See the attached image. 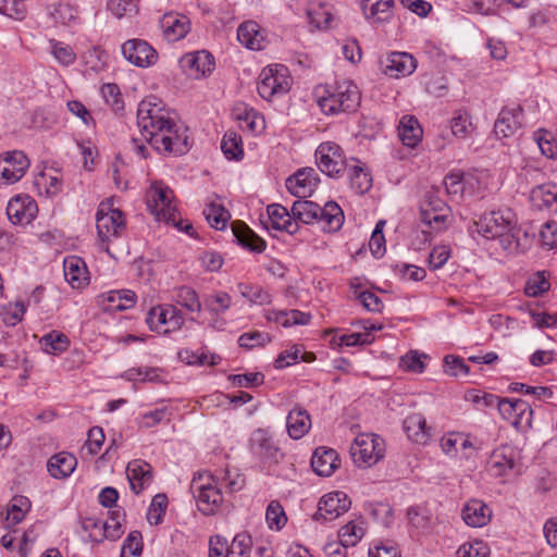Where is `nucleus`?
Listing matches in <instances>:
<instances>
[{"mask_svg":"<svg viewBox=\"0 0 557 557\" xmlns=\"http://www.w3.org/2000/svg\"><path fill=\"white\" fill-rule=\"evenodd\" d=\"M461 517L469 527L481 528L490 522L492 510L482 500L471 499L465 505Z\"/></svg>","mask_w":557,"mask_h":557,"instance_id":"obj_27","label":"nucleus"},{"mask_svg":"<svg viewBox=\"0 0 557 557\" xmlns=\"http://www.w3.org/2000/svg\"><path fill=\"white\" fill-rule=\"evenodd\" d=\"M232 232L238 244L250 251L260 253L267 247L265 242L242 221L232 223Z\"/></svg>","mask_w":557,"mask_h":557,"instance_id":"obj_29","label":"nucleus"},{"mask_svg":"<svg viewBox=\"0 0 557 557\" xmlns=\"http://www.w3.org/2000/svg\"><path fill=\"white\" fill-rule=\"evenodd\" d=\"M96 222L99 247L109 252L111 238L120 237L125 230L124 214L120 209L112 208L111 202H101L96 214Z\"/></svg>","mask_w":557,"mask_h":557,"instance_id":"obj_6","label":"nucleus"},{"mask_svg":"<svg viewBox=\"0 0 557 557\" xmlns=\"http://www.w3.org/2000/svg\"><path fill=\"white\" fill-rule=\"evenodd\" d=\"M125 512L123 509L117 508L109 511V518L102 524L103 532L99 536L91 533V540L95 542H102L104 539L115 541L123 534L122 521H124Z\"/></svg>","mask_w":557,"mask_h":557,"instance_id":"obj_33","label":"nucleus"},{"mask_svg":"<svg viewBox=\"0 0 557 557\" xmlns=\"http://www.w3.org/2000/svg\"><path fill=\"white\" fill-rule=\"evenodd\" d=\"M270 227L285 231L288 234H296L299 230L297 221L293 220V214L280 203H272L267 207Z\"/></svg>","mask_w":557,"mask_h":557,"instance_id":"obj_26","label":"nucleus"},{"mask_svg":"<svg viewBox=\"0 0 557 557\" xmlns=\"http://www.w3.org/2000/svg\"><path fill=\"white\" fill-rule=\"evenodd\" d=\"M168 506V498L164 494H157L151 502L149 511H148V520L151 524H158L161 522L162 517L165 512Z\"/></svg>","mask_w":557,"mask_h":557,"instance_id":"obj_56","label":"nucleus"},{"mask_svg":"<svg viewBox=\"0 0 557 557\" xmlns=\"http://www.w3.org/2000/svg\"><path fill=\"white\" fill-rule=\"evenodd\" d=\"M348 178L350 187L358 195L366 194L372 187V177L370 173L361 165H348Z\"/></svg>","mask_w":557,"mask_h":557,"instance_id":"obj_39","label":"nucleus"},{"mask_svg":"<svg viewBox=\"0 0 557 557\" xmlns=\"http://www.w3.org/2000/svg\"><path fill=\"white\" fill-rule=\"evenodd\" d=\"M237 287L240 295L252 304L264 305L271 301L270 294L259 286H250L244 283H239Z\"/></svg>","mask_w":557,"mask_h":557,"instance_id":"obj_50","label":"nucleus"},{"mask_svg":"<svg viewBox=\"0 0 557 557\" xmlns=\"http://www.w3.org/2000/svg\"><path fill=\"white\" fill-rule=\"evenodd\" d=\"M350 506L351 500L344 492L329 493L320 499L314 519L332 521L348 511Z\"/></svg>","mask_w":557,"mask_h":557,"instance_id":"obj_14","label":"nucleus"},{"mask_svg":"<svg viewBox=\"0 0 557 557\" xmlns=\"http://www.w3.org/2000/svg\"><path fill=\"white\" fill-rule=\"evenodd\" d=\"M407 518L409 523L421 531H425L431 525V512L423 506H411L407 510Z\"/></svg>","mask_w":557,"mask_h":557,"instance_id":"obj_45","label":"nucleus"},{"mask_svg":"<svg viewBox=\"0 0 557 557\" xmlns=\"http://www.w3.org/2000/svg\"><path fill=\"white\" fill-rule=\"evenodd\" d=\"M237 39L248 49L261 50L263 48L264 38L260 33V26L253 21H247L239 25Z\"/></svg>","mask_w":557,"mask_h":557,"instance_id":"obj_35","label":"nucleus"},{"mask_svg":"<svg viewBox=\"0 0 557 557\" xmlns=\"http://www.w3.org/2000/svg\"><path fill=\"white\" fill-rule=\"evenodd\" d=\"M181 64L193 78L203 77L214 69L213 57L205 50L185 54Z\"/></svg>","mask_w":557,"mask_h":557,"instance_id":"obj_18","label":"nucleus"},{"mask_svg":"<svg viewBox=\"0 0 557 557\" xmlns=\"http://www.w3.org/2000/svg\"><path fill=\"white\" fill-rule=\"evenodd\" d=\"M540 237L543 246L548 249H554L557 247V222L548 221L546 222L540 232Z\"/></svg>","mask_w":557,"mask_h":557,"instance_id":"obj_64","label":"nucleus"},{"mask_svg":"<svg viewBox=\"0 0 557 557\" xmlns=\"http://www.w3.org/2000/svg\"><path fill=\"white\" fill-rule=\"evenodd\" d=\"M205 305L210 313L219 315L230 309L232 306V298L227 293L219 292L206 298Z\"/></svg>","mask_w":557,"mask_h":557,"instance_id":"obj_48","label":"nucleus"},{"mask_svg":"<svg viewBox=\"0 0 557 557\" xmlns=\"http://www.w3.org/2000/svg\"><path fill=\"white\" fill-rule=\"evenodd\" d=\"M141 540L139 531H132L123 543L121 557H138L143 552Z\"/></svg>","mask_w":557,"mask_h":557,"instance_id":"obj_53","label":"nucleus"},{"mask_svg":"<svg viewBox=\"0 0 557 557\" xmlns=\"http://www.w3.org/2000/svg\"><path fill=\"white\" fill-rule=\"evenodd\" d=\"M491 469L495 470V474L497 475H506L511 472L516 467V461L513 458V453L509 449V453L506 449H495L492 453L490 460Z\"/></svg>","mask_w":557,"mask_h":557,"instance_id":"obj_40","label":"nucleus"},{"mask_svg":"<svg viewBox=\"0 0 557 557\" xmlns=\"http://www.w3.org/2000/svg\"><path fill=\"white\" fill-rule=\"evenodd\" d=\"M221 149L228 160H240L244 156L242 137L235 132H226L222 138Z\"/></svg>","mask_w":557,"mask_h":557,"instance_id":"obj_42","label":"nucleus"},{"mask_svg":"<svg viewBox=\"0 0 557 557\" xmlns=\"http://www.w3.org/2000/svg\"><path fill=\"white\" fill-rule=\"evenodd\" d=\"M63 271L65 280L74 288L82 287L88 280L86 264L79 257H66L63 261Z\"/></svg>","mask_w":557,"mask_h":557,"instance_id":"obj_31","label":"nucleus"},{"mask_svg":"<svg viewBox=\"0 0 557 557\" xmlns=\"http://www.w3.org/2000/svg\"><path fill=\"white\" fill-rule=\"evenodd\" d=\"M385 223L386 222L384 220H380L376 223L375 228L372 232V235H371V238L369 242L370 250H371L372 255L376 258L382 257L386 250L385 237L383 234Z\"/></svg>","mask_w":557,"mask_h":557,"instance_id":"obj_54","label":"nucleus"},{"mask_svg":"<svg viewBox=\"0 0 557 557\" xmlns=\"http://www.w3.org/2000/svg\"><path fill=\"white\" fill-rule=\"evenodd\" d=\"M160 27L168 41H177L184 38L190 29L187 16L178 13H166L160 20Z\"/></svg>","mask_w":557,"mask_h":557,"instance_id":"obj_21","label":"nucleus"},{"mask_svg":"<svg viewBox=\"0 0 557 557\" xmlns=\"http://www.w3.org/2000/svg\"><path fill=\"white\" fill-rule=\"evenodd\" d=\"M101 94L106 103L111 107L112 111L119 113L124 109L121 91L116 84H104L101 87Z\"/></svg>","mask_w":557,"mask_h":557,"instance_id":"obj_52","label":"nucleus"},{"mask_svg":"<svg viewBox=\"0 0 557 557\" xmlns=\"http://www.w3.org/2000/svg\"><path fill=\"white\" fill-rule=\"evenodd\" d=\"M175 124H172L166 128L163 134H159L154 137L153 148L158 151H164L174 154H183L188 150L187 137L180 135L177 129L174 128Z\"/></svg>","mask_w":557,"mask_h":557,"instance_id":"obj_20","label":"nucleus"},{"mask_svg":"<svg viewBox=\"0 0 557 557\" xmlns=\"http://www.w3.org/2000/svg\"><path fill=\"white\" fill-rule=\"evenodd\" d=\"M30 507V503L28 498L24 496H15L11 500L10 507L8 509V516L7 520L11 522L12 524L20 523L24 517L27 510Z\"/></svg>","mask_w":557,"mask_h":557,"instance_id":"obj_47","label":"nucleus"},{"mask_svg":"<svg viewBox=\"0 0 557 557\" xmlns=\"http://www.w3.org/2000/svg\"><path fill=\"white\" fill-rule=\"evenodd\" d=\"M394 0H362L361 8L367 18L383 23L391 18Z\"/></svg>","mask_w":557,"mask_h":557,"instance_id":"obj_37","label":"nucleus"},{"mask_svg":"<svg viewBox=\"0 0 557 557\" xmlns=\"http://www.w3.org/2000/svg\"><path fill=\"white\" fill-rule=\"evenodd\" d=\"M252 540L246 532L234 536L231 544L221 535H214L209 541V557H250Z\"/></svg>","mask_w":557,"mask_h":557,"instance_id":"obj_10","label":"nucleus"},{"mask_svg":"<svg viewBox=\"0 0 557 557\" xmlns=\"http://www.w3.org/2000/svg\"><path fill=\"white\" fill-rule=\"evenodd\" d=\"M25 311H26V308L22 301H16L14 304H10L7 307H4V309L1 313L2 321L7 325L14 326L22 320Z\"/></svg>","mask_w":557,"mask_h":557,"instance_id":"obj_60","label":"nucleus"},{"mask_svg":"<svg viewBox=\"0 0 557 557\" xmlns=\"http://www.w3.org/2000/svg\"><path fill=\"white\" fill-rule=\"evenodd\" d=\"M422 135V127L414 116L405 115L401 117L398 126V136L405 146L416 147L421 141Z\"/></svg>","mask_w":557,"mask_h":557,"instance_id":"obj_34","label":"nucleus"},{"mask_svg":"<svg viewBox=\"0 0 557 557\" xmlns=\"http://www.w3.org/2000/svg\"><path fill=\"white\" fill-rule=\"evenodd\" d=\"M146 322L151 331L169 334L180 331L185 323V319L176 306L159 305L149 310Z\"/></svg>","mask_w":557,"mask_h":557,"instance_id":"obj_7","label":"nucleus"},{"mask_svg":"<svg viewBox=\"0 0 557 557\" xmlns=\"http://www.w3.org/2000/svg\"><path fill=\"white\" fill-rule=\"evenodd\" d=\"M29 166V160L22 151L14 150L0 156V180L5 184L20 181Z\"/></svg>","mask_w":557,"mask_h":557,"instance_id":"obj_13","label":"nucleus"},{"mask_svg":"<svg viewBox=\"0 0 557 557\" xmlns=\"http://www.w3.org/2000/svg\"><path fill=\"white\" fill-rule=\"evenodd\" d=\"M384 73L391 77L399 78L408 76L417 67L416 59L407 52H391L383 62Z\"/></svg>","mask_w":557,"mask_h":557,"instance_id":"obj_19","label":"nucleus"},{"mask_svg":"<svg viewBox=\"0 0 557 557\" xmlns=\"http://www.w3.org/2000/svg\"><path fill=\"white\" fill-rule=\"evenodd\" d=\"M103 430L99 426H94L88 431L87 441L83 447L86 449L89 456L98 454L103 442H104Z\"/></svg>","mask_w":557,"mask_h":557,"instance_id":"obj_61","label":"nucleus"},{"mask_svg":"<svg viewBox=\"0 0 557 557\" xmlns=\"http://www.w3.org/2000/svg\"><path fill=\"white\" fill-rule=\"evenodd\" d=\"M311 426L308 412L304 409L296 408L289 411L286 419V428L292 438H301Z\"/></svg>","mask_w":557,"mask_h":557,"instance_id":"obj_36","label":"nucleus"},{"mask_svg":"<svg viewBox=\"0 0 557 557\" xmlns=\"http://www.w3.org/2000/svg\"><path fill=\"white\" fill-rule=\"evenodd\" d=\"M315 160L320 171L330 177L338 176L348 166L342 148L332 141H325L318 146Z\"/></svg>","mask_w":557,"mask_h":557,"instance_id":"obj_11","label":"nucleus"},{"mask_svg":"<svg viewBox=\"0 0 557 557\" xmlns=\"http://www.w3.org/2000/svg\"><path fill=\"white\" fill-rule=\"evenodd\" d=\"M360 92L356 84L344 81L324 88L318 104L325 114L355 112L360 104Z\"/></svg>","mask_w":557,"mask_h":557,"instance_id":"obj_3","label":"nucleus"},{"mask_svg":"<svg viewBox=\"0 0 557 557\" xmlns=\"http://www.w3.org/2000/svg\"><path fill=\"white\" fill-rule=\"evenodd\" d=\"M49 46L51 54L61 65L69 66L75 62L76 53L69 45L50 39Z\"/></svg>","mask_w":557,"mask_h":557,"instance_id":"obj_46","label":"nucleus"},{"mask_svg":"<svg viewBox=\"0 0 557 557\" xmlns=\"http://www.w3.org/2000/svg\"><path fill=\"white\" fill-rule=\"evenodd\" d=\"M339 465L338 455L332 448L318 447L311 458L312 470L321 476H330Z\"/></svg>","mask_w":557,"mask_h":557,"instance_id":"obj_25","label":"nucleus"},{"mask_svg":"<svg viewBox=\"0 0 557 557\" xmlns=\"http://www.w3.org/2000/svg\"><path fill=\"white\" fill-rule=\"evenodd\" d=\"M290 212L294 221L305 224L317 222L322 231L327 233L337 232L344 223L343 210L334 201H329L321 207L317 202L300 198L293 203Z\"/></svg>","mask_w":557,"mask_h":557,"instance_id":"obj_1","label":"nucleus"},{"mask_svg":"<svg viewBox=\"0 0 557 557\" xmlns=\"http://www.w3.org/2000/svg\"><path fill=\"white\" fill-rule=\"evenodd\" d=\"M190 491L203 515H212L223 502L221 491L213 484V479L209 475L195 476L190 484Z\"/></svg>","mask_w":557,"mask_h":557,"instance_id":"obj_8","label":"nucleus"},{"mask_svg":"<svg viewBox=\"0 0 557 557\" xmlns=\"http://www.w3.org/2000/svg\"><path fill=\"white\" fill-rule=\"evenodd\" d=\"M287 72V67L284 65L264 67L259 75L257 86L259 95L263 99L270 100L277 94L287 92L292 82Z\"/></svg>","mask_w":557,"mask_h":557,"instance_id":"obj_9","label":"nucleus"},{"mask_svg":"<svg viewBox=\"0 0 557 557\" xmlns=\"http://www.w3.org/2000/svg\"><path fill=\"white\" fill-rule=\"evenodd\" d=\"M173 190L162 183H154L147 191V206L158 220L173 224L177 230L190 234L193 226L178 218L175 206L172 203Z\"/></svg>","mask_w":557,"mask_h":557,"instance_id":"obj_4","label":"nucleus"},{"mask_svg":"<svg viewBox=\"0 0 557 557\" xmlns=\"http://www.w3.org/2000/svg\"><path fill=\"white\" fill-rule=\"evenodd\" d=\"M250 446L255 454L271 462H278V458L282 456L271 435L263 429H258L252 433Z\"/></svg>","mask_w":557,"mask_h":557,"instance_id":"obj_22","label":"nucleus"},{"mask_svg":"<svg viewBox=\"0 0 557 557\" xmlns=\"http://www.w3.org/2000/svg\"><path fill=\"white\" fill-rule=\"evenodd\" d=\"M7 214L9 220L14 224L28 223L30 221V215L27 216L26 210L22 200L16 197L9 201L7 207Z\"/></svg>","mask_w":557,"mask_h":557,"instance_id":"obj_55","label":"nucleus"},{"mask_svg":"<svg viewBox=\"0 0 557 557\" xmlns=\"http://www.w3.org/2000/svg\"><path fill=\"white\" fill-rule=\"evenodd\" d=\"M265 518L271 529L281 530L287 522L284 508L277 500H272L268 505Z\"/></svg>","mask_w":557,"mask_h":557,"instance_id":"obj_49","label":"nucleus"},{"mask_svg":"<svg viewBox=\"0 0 557 557\" xmlns=\"http://www.w3.org/2000/svg\"><path fill=\"white\" fill-rule=\"evenodd\" d=\"M490 553L491 550L486 543L474 540L462 544L457 550V557H488Z\"/></svg>","mask_w":557,"mask_h":557,"instance_id":"obj_51","label":"nucleus"},{"mask_svg":"<svg viewBox=\"0 0 557 557\" xmlns=\"http://www.w3.org/2000/svg\"><path fill=\"white\" fill-rule=\"evenodd\" d=\"M270 342V336L267 333L262 332H250L244 333L238 338V344L240 347L251 349L257 346H263L264 344Z\"/></svg>","mask_w":557,"mask_h":557,"instance_id":"obj_62","label":"nucleus"},{"mask_svg":"<svg viewBox=\"0 0 557 557\" xmlns=\"http://www.w3.org/2000/svg\"><path fill=\"white\" fill-rule=\"evenodd\" d=\"M151 99L143 100L137 109V124L148 143L153 147L154 137L163 134L172 121L163 114V109Z\"/></svg>","mask_w":557,"mask_h":557,"instance_id":"obj_5","label":"nucleus"},{"mask_svg":"<svg viewBox=\"0 0 557 557\" xmlns=\"http://www.w3.org/2000/svg\"><path fill=\"white\" fill-rule=\"evenodd\" d=\"M101 305L104 311H123L132 308L136 302L135 293L132 290H111L101 295Z\"/></svg>","mask_w":557,"mask_h":557,"instance_id":"obj_32","label":"nucleus"},{"mask_svg":"<svg viewBox=\"0 0 557 557\" xmlns=\"http://www.w3.org/2000/svg\"><path fill=\"white\" fill-rule=\"evenodd\" d=\"M530 201L539 210L557 211V186L543 184L534 187L530 193Z\"/></svg>","mask_w":557,"mask_h":557,"instance_id":"obj_30","label":"nucleus"},{"mask_svg":"<svg viewBox=\"0 0 557 557\" xmlns=\"http://www.w3.org/2000/svg\"><path fill=\"white\" fill-rule=\"evenodd\" d=\"M421 220L424 224L433 227L435 231H441L446 227L447 214L445 212L432 211L425 206H422Z\"/></svg>","mask_w":557,"mask_h":557,"instance_id":"obj_59","label":"nucleus"},{"mask_svg":"<svg viewBox=\"0 0 557 557\" xmlns=\"http://www.w3.org/2000/svg\"><path fill=\"white\" fill-rule=\"evenodd\" d=\"M126 475L132 491L139 494L152 481V467L144 460H133L127 465Z\"/></svg>","mask_w":557,"mask_h":557,"instance_id":"obj_24","label":"nucleus"},{"mask_svg":"<svg viewBox=\"0 0 557 557\" xmlns=\"http://www.w3.org/2000/svg\"><path fill=\"white\" fill-rule=\"evenodd\" d=\"M308 18L315 28L323 29L330 26L332 14L324 7H318L308 11Z\"/></svg>","mask_w":557,"mask_h":557,"instance_id":"obj_63","label":"nucleus"},{"mask_svg":"<svg viewBox=\"0 0 557 557\" xmlns=\"http://www.w3.org/2000/svg\"><path fill=\"white\" fill-rule=\"evenodd\" d=\"M516 214L510 209L484 213L469 225L471 235L479 234L487 239L500 237L502 243H506L505 248H510L516 240Z\"/></svg>","mask_w":557,"mask_h":557,"instance_id":"obj_2","label":"nucleus"},{"mask_svg":"<svg viewBox=\"0 0 557 557\" xmlns=\"http://www.w3.org/2000/svg\"><path fill=\"white\" fill-rule=\"evenodd\" d=\"M123 57L138 67H148L158 61V53L146 40L129 39L122 45Z\"/></svg>","mask_w":557,"mask_h":557,"instance_id":"obj_12","label":"nucleus"},{"mask_svg":"<svg viewBox=\"0 0 557 557\" xmlns=\"http://www.w3.org/2000/svg\"><path fill=\"white\" fill-rule=\"evenodd\" d=\"M338 535L341 537V541H343V543H345L346 545H349V546H354L364 535V530L362 527L350 521L341 529Z\"/></svg>","mask_w":557,"mask_h":557,"instance_id":"obj_58","label":"nucleus"},{"mask_svg":"<svg viewBox=\"0 0 557 557\" xmlns=\"http://www.w3.org/2000/svg\"><path fill=\"white\" fill-rule=\"evenodd\" d=\"M522 125V108H504L494 124V132L497 136L506 138L513 135Z\"/></svg>","mask_w":557,"mask_h":557,"instance_id":"obj_23","label":"nucleus"},{"mask_svg":"<svg viewBox=\"0 0 557 557\" xmlns=\"http://www.w3.org/2000/svg\"><path fill=\"white\" fill-rule=\"evenodd\" d=\"M203 215L208 223L215 230H223L231 218L230 212L222 205L213 202L205 208Z\"/></svg>","mask_w":557,"mask_h":557,"instance_id":"obj_44","label":"nucleus"},{"mask_svg":"<svg viewBox=\"0 0 557 557\" xmlns=\"http://www.w3.org/2000/svg\"><path fill=\"white\" fill-rule=\"evenodd\" d=\"M498 411L502 417L510 421L515 426L531 425L533 410L530 405L518 398H503L498 403Z\"/></svg>","mask_w":557,"mask_h":557,"instance_id":"obj_16","label":"nucleus"},{"mask_svg":"<svg viewBox=\"0 0 557 557\" xmlns=\"http://www.w3.org/2000/svg\"><path fill=\"white\" fill-rule=\"evenodd\" d=\"M173 299L187 311L200 312L201 302L195 289L188 286H181L174 290Z\"/></svg>","mask_w":557,"mask_h":557,"instance_id":"obj_41","label":"nucleus"},{"mask_svg":"<svg viewBox=\"0 0 557 557\" xmlns=\"http://www.w3.org/2000/svg\"><path fill=\"white\" fill-rule=\"evenodd\" d=\"M40 345L45 352L58 355L65 351L70 346V339L66 335L55 331L46 334L40 339Z\"/></svg>","mask_w":557,"mask_h":557,"instance_id":"obj_43","label":"nucleus"},{"mask_svg":"<svg viewBox=\"0 0 557 557\" xmlns=\"http://www.w3.org/2000/svg\"><path fill=\"white\" fill-rule=\"evenodd\" d=\"M404 431L408 438L417 444H426L431 437V428L426 426L424 416L419 412L406 417L404 420Z\"/></svg>","mask_w":557,"mask_h":557,"instance_id":"obj_28","label":"nucleus"},{"mask_svg":"<svg viewBox=\"0 0 557 557\" xmlns=\"http://www.w3.org/2000/svg\"><path fill=\"white\" fill-rule=\"evenodd\" d=\"M379 440L380 438L373 434L357 437L350 447L355 462L373 465L381 459L383 457V450Z\"/></svg>","mask_w":557,"mask_h":557,"instance_id":"obj_15","label":"nucleus"},{"mask_svg":"<svg viewBox=\"0 0 557 557\" xmlns=\"http://www.w3.org/2000/svg\"><path fill=\"white\" fill-rule=\"evenodd\" d=\"M77 465L76 458L69 453H59L48 461V471L55 479L69 476Z\"/></svg>","mask_w":557,"mask_h":557,"instance_id":"obj_38","label":"nucleus"},{"mask_svg":"<svg viewBox=\"0 0 557 557\" xmlns=\"http://www.w3.org/2000/svg\"><path fill=\"white\" fill-rule=\"evenodd\" d=\"M171 412L166 407L158 408L141 416L138 425L141 429H150L161 423L165 419H170Z\"/></svg>","mask_w":557,"mask_h":557,"instance_id":"obj_57","label":"nucleus"},{"mask_svg":"<svg viewBox=\"0 0 557 557\" xmlns=\"http://www.w3.org/2000/svg\"><path fill=\"white\" fill-rule=\"evenodd\" d=\"M317 184V173L312 168L300 169L286 180V188L298 198L310 196Z\"/></svg>","mask_w":557,"mask_h":557,"instance_id":"obj_17","label":"nucleus"}]
</instances>
